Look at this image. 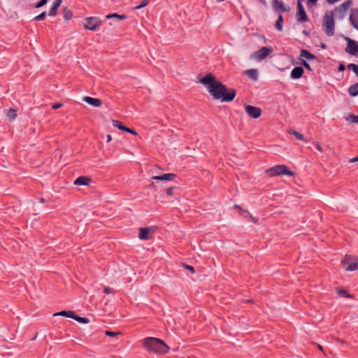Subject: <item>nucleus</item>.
<instances>
[{
    "instance_id": "obj_1",
    "label": "nucleus",
    "mask_w": 358,
    "mask_h": 358,
    "mask_svg": "<svg viewBox=\"0 0 358 358\" xmlns=\"http://www.w3.org/2000/svg\"><path fill=\"white\" fill-rule=\"evenodd\" d=\"M201 83L207 87L208 92L214 99L220 100L222 102H230L236 95L234 89L227 87L211 73H208L201 79Z\"/></svg>"
},
{
    "instance_id": "obj_2",
    "label": "nucleus",
    "mask_w": 358,
    "mask_h": 358,
    "mask_svg": "<svg viewBox=\"0 0 358 358\" xmlns=\"http://www.w3.org/2000/svg\"><path fill=\"white\" fill-rule=\"evenodd\" d=\"M143 347L149 352L164 355L169 352L170 348L162 339L155 337H147L143 340Z\"/></svg>"
},
{
    "instance_id": "obj_3",
    "label": "nucleus",
    "mask_w": 358,
    "mask_h": 358,
    "mask_svg": "<svg viewBox=\"0 0 358 358\" xmlns=\"http://www.w3.org/2000/svg\"><path fill=\"white\" fill-rule=\"evenodd\" d=\"M266 173L269 177L279 176L282 175H287L294 176V172L289 170L285 165H277L266 170Z\"/></svg>"
},
{
    "instance_id": "obj_4",
    "label": "nucleus",
    "mask_w": 358,
    "mask_h": 358,
    "mask_svg": "<svg viewBox=\"0 0 358 358\" xmlns=\"http://www.w3.org/2000/svg\"><path fill=\"white\" fill-rule=\"evenodd\" d=\"M341 265L346 271H356L358 269V257L352 255H345Z\"/></svg>"
},
{
    "instance_id": "obj_5",
    "label": "nucleus",
    "mask_w": 358,
    "mask_h": 358,
    "mask_svg": "<svg viewBox=\"0 0 358 358\" xmlns=\"http://www.w3.org/2000/svg\"><path fill=\"white\" fill-rule=\"evenodd\" d=\"M334 25L333 13H326L323 19V27L327 36H331L334 34Z\"/></svg>"
},
{
    "instance_id": "obj_6",
    "label": "nucleus",
    "mask_w": 358,
    "mask_h": 358,
    "mask_svg": "<svg viewBox=\"0 0 358 358\" xmlns=\"http://www.w3.org/2000/svg\"><path fill=\"white\" fill-rule=\"evenodd\" d=\"M57 315L71 317V318L74 319L75 320L78 321V322L83 323V324H87L90 322V320L88 318L80 317V316L77 315L75 313V312H73L72 310H67V311L63 310V311H60V312H58V313H56L54 314V316H57Z\"/></svg>"
},
{
    "instance_id": "obj_7",
    "label": "nucleus",
    "mask_w": 358,
    "mask_h": 358,
    "mask_svg": "<svg viewBox=\"0 0 358 358\" xmlns=\"http://www.w3.org/2000/svg\"><path fill=\"white\" fill-rule=\"evenodd\" d=\"M101 24V20L97 17H89L85 19L84 27L86 29L94 31Z\"/></svg>"
},
{
    "instance_id": "obj_8",
    "label": "nucleus",
    "mask_w": 358,
    "mask_h": 358,
    "mask_svg": "<svg viewBox=\"0 0 358 358\" xmlns=\"http://www.w3.org/2000/svg\"><path fill=\"white\" fill-rule=\"evenodd\" d=\"M272 52V49L268 47H262L259 50L255 51L252 57L258 60L261 61L267 57Z\"/></svg>"
},
{
    "instance_id": "obj_9",
    "label": "nucleus",
    "mask_w": 358,
    "mask_h": 358,
    "mask_svg": "<svg viewBox=\"0 0 358 358\" xmlns=\"http://www.w3.org/2000/svg\"><path fill=\"white\" fill-rule=\"evenodd\" d=\"M303 0H297V9L296 18L300 22H305L308 21V16L306 10L302 5Z\"/></svg>"
},
{
    "instance_id": "obj_10",
    "label": "nucleus",
    "mask_w": 358,
    "mask_h": 358,
    "mask_svg": "<svg viewBox=\"0 0 358 358\" xmlns=\"http://www.w3.org/2000/svg\"><path fill=\"white\" fill-rule=\"evenodd\" d=\"M244 107L247 114L252 118H258L262 115V109L260 108L247 104Z\"/></svg>"
},
{
    "instance_id": "obj_11",
    "label": "nucleus",
    "mask_w": 358,
    "mask_h": 358,
    "mask_svg": "<svg viewBox=\"0 0 358 358\" xmlns=\"http://www.w3.org/2000/svg\"><path fill=\"white\" fill-rule=\"evenodd\" d=\"M345 51L352 55H357L358 43L352 39H349L347 47L345 48Z\"/></svg>"
},
{
    "instance_id": "obj_12",
    "label": "nucleus",
    "mask_w": 358,
    "mask_h": 358,
    "mask_svg": "<svg viewBox=\"0 0 358 358\" xmlns=\"http://www.w3.org/2000/svg\"><path fill=\"white\" fill-rule=\"evenodd\" d=\"M112 123L114 127L118 128L120 130L131 133L134 135H137V132L135 130L124 126L122 123L119 120H113Z\"/></svg>"
},
{
    "instance_id": "obj_13",
    "label": "nucleus",
    "mask_w": 358,
    "mask_h": 358,
    "mask_svg": "<svg viewBox=\"0 0 358 358\" xmlns=\"http://www.w3.org/2000/svg\"><path fill=\"white\" fill-rule=\"evenodd\" d=\"M83 100L85 102H87V103H89L93 106H95V107H99L102 104V102L100 99H96V98H92L90 96H85L83 98Z\"/></svg>"
},
{
    "instance_id": "obj_14",
    "label": "nucleus",
    "mask_w": 358,
    "mask_h": 358,
    "mask_svg": "<svg viewBox=\"0 0 358 358\" xmlns=\"http://www.w3.org/2000/svg\"><path fill=\"white\" fill-rule=\"evenodd\" d=\"M176 178L173 173H165L162 176H152V179L155 180H172Z\"/></svg>"
},
{
    "instance_id": "obj_15",
    "label": "nucleus",
    "mask_w": 358,
    "mask_h": 358,
    "mask_svg": "<svg viewBox=\"0 0 358 358\" xmlns=\"http://www.w3.org/2000/svg\"><path fill=\"white\" fill-rule=\"evenodd\" d=\"M303 73V69L302 67L297 66L294 67L291 72V77L293 79L300 78Z\"/></svg>"
},
{
    "instance_id": "obj_16",
    "label": "nucleus",
    "mask_w": 358,
    "mask_h": 358,
    "mask_svg": "<svg viewBox=\"0 0 358 358\" xmlns=\"http://www.w3.org/2000/svg\"><path fill=\"white\" fill-rule=\"evenodd\" d=\"M138 237L141 240H149L150 238V229L140 228Z\"/></svg>"
},
{
    "instance_id": "obj_17",
    "label": "nucleus",
    "mask_w": 358,
    "mask_h": 358,
    "mask_svg": "<svg viewBox=\"0 0 358 358\" xmlns=\"http://www.w3.org/2000/svg\"><path fill=\"white\" fill-rule=\"evenodd\" d=\"M90 182V178L87 176H80L75 181L76 185H88Z\"/></svg>"
},
{
    "instance_id": "obj_18",
    "label": "nucleus",
    "mask_w": 358,
    "mask_h": 358,
    "mask_svg": "<svg viewBox=\"0 0 358 358\" xmlns=\"http://www.w3.org/2000/svg\"><path fill=\"white\" fill-rule=\"evenodd\" d=\"M62 2V0H55L54 1L53 6L50 8L49 11V15L50 16H55L57 14V9L60 6L61 3Z\"/></svg>"
},
{
    "instance_id": "obj_19",
    "label": "nucleus",
    "mask_w": 358,
    "mask_h": 358,
    "mask_svg": "<svg viewBox=\"0 0 358 358\" xmlns=\"http://www.w3.org/2000/svg\"><path fill=\"white\" fill-rule=\"evenodd\" d=\"M350 19L355 27L358 29V9L352 10Z\"/></svg>"
},
{
    "instance_id": "obj_20",
    "label": "nucleus",
    "mask_w": 358,
    "mask_h": 358,
    "mask_svg": "<svg viewBox=\"0 0 358 358\" xmlns=\"http://www.w3.org/2000/svg\"><path fill=\"white\" fill-rule=\"evenodd\" d=\"M273 6L275 10H280L283 12L287 11L282 1H280L278 0H273Z\"/></svg>"
},
{
    "instance_id": "obj_21",
    "label": "nucleus",
    "mask_w": 358,
    "mask_h": 358,
    "mask_svg": "<svg viewBox=\"0 0 358 358\" xmlns=\"http://www.w3.org/2000/svg\"><path fill=\"white\" fill-rule=\"evenodd\" d=\"M300 56L302 57H305L307 59L312 60L315 59V55L312 54L310 52H309L307 50L302 49L301 50Z\"/></svg>"
},
{
    "instance_id": "obj_22",
    "label": "nucleus",
    "mask_w": 358,
    "mask_h": 358,
    "mask_svg": "<svg viewBox=\"0 0 358 358\" xmlns=\"http://www.w3.org/2000/svg\"><path fill=\"white\" fill-rule=\"evenodd\" d=\"M245 74L247 75L253 80H257L258 78L257 71L256 69H248L245 71Z\"/></svg>"
},
{
    "instance_id": "obj_23",
    "label": "nucleus",
    "mask_w": 358,
    "mask_h": 358,
    "mask_svg": "<svg viewBox=\"0 0 358 358\" xmlns=\"http://www.w3.org/2000/svg\"><path fill=\"white\" fill-rule=\"evenodd\" d=\"M336 292L343 297L353 299V296L348 294V291L344 289L336 288Z\"/></svg>"
},
{
    "instance_id": "obj_24",
    "label": "nucleus",
    "mask_w": 358,
    "mask_h": 358,
    "mask_svg": "<svg viewBox=\"0 0 358 358\" xmlns=\"http://www.w3.org/2000/svg\"><path fill=\"white\" fill-rule=\"evenodd\" d=\"M349 94L351 95V96H357L358 95V83L350 86L349 87Z\"/></svg>"
},
{
    "instance_id": "obj_25",
    "label": "nucleus",
    "mask_w": 358,
    "mask_h": 358,
    "mask_svg": "<svg viewBox=\"0 0 358 358\" xmlns=\"http://www.w3.org/2000/svg\"><path fill=\"white\" fill-rule=\"evenodd\" d=\"M283 18L282 15H280L276 21L275 27L278 30L280 31L282 29Z\"/></svg>"
},
{
    "instance_id": "obj_26",
    "label": "nucleus",
    "mask_w": 358,
    "mask_h": 358,
    "mask_svg": "<svg viewBox=\"0 0 358 358\" xmlns=\"http://www.w3.org/2000/svg\"><path fill=\"white\" fill-rule=\"evenodd\" d=\"M7 116L10 120H15L17 117V112L13 108H10L7 113Z\"/></svg>"
},
{
    "instance_id": "obj_27",
    "label": "nucleus",
    "mask_w": 358,
    "mask_h": 358,
    "mask_svg": "<svg viewBox=\"0 0 358 358\" xmlns=\"http://www.w3.org/2000/svg\"><path fill=\"white\" fill-rule=\"evenodd\" d=\"M113 17H117L120 20H124L126 19L127 16L125 15H119L117 13H112L109 14L106 16V18L110 19Z\"/></svg>"
},
{
    "instance_id": "obj_28",
    "label": "nucleus",
    "mask_w": 358,
    "mask_h": 358,
    "mask_svg": "<svg viewBox=\"0 0 358 358\" xmlns=\"http://www.w3.org/2000/svg\"><path fill=\"white\" fill-rule=\"evenodd\" d=\"M73 16L72 12L67 8H64V17L70 20Z\"/></svg>"
},
{
    "instance_id": "obj_29",
    "label": "nucleus",
    "mask_w": 358,
    "mask_h": 358,
    "mask_svg": "<svg viewBox=\"0 0 358 358\" xmlns=\"http://www.w3.org/2000/svg\"><path fill=\"white\" fill-rule=\"evenodd\" d=\"M351 5H352V1H348L343 3L340 6V8L342 10H347L350 7Z\"/></svg>"
},
{
    "instance_id": "obj_30",
    "label": "nucleus",
    "mask_w": 358,
    "mask_h": 358,
    "mask_svg": "<svg viewBox=\"0 0 358 358\" xmlns=\"http://www.w3.org/2000/svg\"><path fill=\"white\" fill-rule=\"evenodd\" d=\"M348 69L349 70L353 71L355 73V74L358 76V65L355 64H349L348 65Z\"/></svg>"
},
{
    "instance_id": "obj_31",
    "label": "nucleus",
    "mask_w": 358,
    "mask_h": 358,
    "mask_svg": "<svg viewBox=\"0 0 358 358\" xmlns=\"http://www.w3.org/2000/svg\"><path fill=\"white\" fill-rule=\"evenodd\" d=\"M150 0H142L140 5L135 7V9H140L141 8H143L146 6L149 3Z\"/></svg>"
},
{
    "instance_id": "obj_32",
    "label": "nucleus",
    "mask_w": 358,
    "mask_h": 358,
    "mask_svg": "<svg viewBox=\"0 0 358 358\" xmlns=\"http://www.w3.org/2000/svg\"><path fill=\"white\" fill-rule=\"evenodd\" d=\"M290 133L292 134L297 139L301 140V141L304 140L303 135L300 134L299 132H298L296 131H293L292 132H290Z\"/></svg>"
},
{
    "instance_id": "obj_33",
    "label": "nucleus",
    "mask_w": 358,
    "mask_h": 358,
    "mask_svg": "<svg viewBox=\"0 0 358 358\" xmlns=\"http://www.w3.org/2000/svg\"><path fill=\"white\" fill-rule=\"evenodd\" d=\"M45 16H46V13L43 12L41 14H39L38 15L34 17V20H36V21L43 20L45 19Z\"/></svg>"
},
{
    "instance_id": "obj_34",
    "label": "nucleus",
    "mask_w": 358,
    "mask_h": 358,
    "mask_svg": "<svg viewBox=\"0 0 358 358\" xmlns=\"http://www.w3.org/2000/svg\"><path fill=\"white\" fill-rule=\"evenodd\" d=\"M120 334H121V332H120V331H117V332H113V331H106V335L108 336H116Z\"/></svg>"
},
{
    "instance_id": "obj_35",
    "label": "nucleus",
    "mask_w": 358,
    "mask_h": 358,
    "mask_svg": "<svg viewBox=\"0 0 358 358\" xmlns=\"http://www.w3.org/2000/svg\"><path fill=\"white\" fill-rule=\"evenodd\" d=\"M348 120H350L352 122L356 123L358 122V116L355 115H350L349 116Z\"/></svg>"
},
{
    "instance_id": "obj_36",
    "label": "nucleus",
    "mask_w": 358,
    "mask_h": 358,
    "mask_svg": "<svg viewBox=\"0 0 358 358\" xmlns=\"http://www.w3.org/2000/svg\"><path fill=\"white\" fill-rule=\"evenodd\" d=\"M48 0H41L37 4H36L35 8H38L47 3Z\"/></svg>"
},
{
    "instance_id": "obj_37",
    "label": "nucleus",
    "mask_w": 358,
    "mask_h": 358,
    "mask_svg": "<svg viewBox=\"0 0 358 358\" xmlns=\"http://www.w3.org/2000/svg\"><path fill=\"white\" fill-rule=\"evenodd\" d=\"M103 292H104L105 294H107L115 292L113 291V289L110 288L109 287H104Z\"/></svg>"
},
{
    "instance_id": "obj_38",
    "label": "nucleus",
    "mask_w": 358,
    "mask_h": 358,
    "mask_svg": "<svg viewBox=\"0 0 358 358\" xmlns=\"http://www.w3.org/2000/svg\"><path fill=\"white\" fill-rule=\"evenodd\" d=\"M317 0H308V3L307 4L308 8H310L313 6H315L317 3Z\"/></svg>"
},
{
    "instance_id": "obj_39",
    "label": "nucleus",
    "mask_w": 358,
    "mask_h": 358,
    "mask_svg": "<svg viewBox=\"0 0 358 358\" xmlns=\"http://www.w3.org/2000/svg\"><path fill=\"white\" fill-rule=\"evenodd\" d=\"M62 106V103H56L52 105V108L55 110L58 109Z\"/></svg>"
},
{
    "instance_id": "obj_40",
    "label": "nucleus",
    "mask_w": 358,
    "mask_h": 358,
    "mask_svg": "<svg viewBox=\"0 0 358 358\" xmlns=\"http://www.w3.org/2000/svg\"><path fill=\"white\" fill-rule=\"evenodd\" d=\"M166 194L169 196H172L173 194V187H169L166 189Z\"/></svg>"
},
{
    "instance_id": "obj_41",
    "label": "nucleus",
    "mask_w": 358,
    "mask_h": 358,
    "mask_svg": "<svg viewBox=\"0 0 358 358\" xmlns=\"http://www.w3.org/2000/svg\"><path fill=\"white\" fill-rule=\"evenodd\" d=\"M301 64L307 69L308 70H310V65L305 61V60H303L302 62H301Z\"/></svg>"
},
{
    "instance_id": "obj_42",
    "label": "nucleus",
    "mask_w": 358,
    "mask_h": 358,
    "mask_svg": "<svg viewBox=\"0 0 358 358\" xmlns=\"http://www.w3.org/2000/svg\"><path fill=\"white\" fill-rule=\"evenodd\" d=\"M345 69V66L343 64H340L338 66V71H343Z\"/></svg>"
},
{
    "instance_id": "obj_43",
    "label": "nucleus",
    "mask_w": 358,
    "mask_h": 358,
    "mask_svg": "<svg viewBox=\"0 0 358 358\" xmlns=\"http://www.w3.org/2000/svg\"><path fill=\"white\" fill-rule=\"evenodd\" d=\"M185 268H186L187 270L190 271L192 273H194V267H193V266H189V265H185Z\"/></svg>"
},
{
    "instance_id": "obj_44",
    "label": "nucleus",
    "mask_w": 358,
    "mask_h": 358,
    "mask_svg": "<svg viewBox=\"0 0 358 358\" xmlns=\"http://www.w3.org/2000/svg\"><path fill=\"white\" fill-rule=\"evenodd\" d=\"M313 343L315 344V343ZM315 345H316V346H317V348H318L319 350H320L322 352H324V348H323V347L321 345L317 344V343H315Z\"/></svg>"
},
{
    "instance_id": "obj_45",
    "label": "nucleus",
    "mask_w": 358,
    "mask_h": 358,
    "mask_svg": "<svg viewBox=\"0 0 358 358\" xmlns=\"http://www.w3.org/2000/svg\"><path fill=\"white\" fill-rule=\"evenodd\" d=\"M246 213H248L249 215H250V217L252 221H253L254 222L257 223V220L255 217H253L250 213L248 211H245Z\"/></svg>"
},
{
    "instance_id": "obj_46",
    "label": "nucleus",
    "mask_w": 358,
    "mask_h": 358,
    "mask_svg": "<svg viewBox=\"0 0 358 358\" xmlns=\"http://www.w3.org/2000/svg\"><path fill=\"white\" fill-rule=\"evenodd\" d=\"M315 147H316L317 150H319L320 152L322 151V148L321 145L318 143L315 145Z\"/></svg>"
},
{
    "instance_id": "obj_47",
    "label": "nucleus",
    "mask_w": 358,
    "mask_h": 358,
    "mask_svg": "<svg viewBox=\"0 0 358 358\" xmlns=\"http://www.w3.org/2000/svg\"><path fill=\"white\" fill-rule=\"evenodd\" d=\"M350 162H358V156L355 157V158H352L350 159Z\"/></svg>"
},
{
    "instance_id": "obj_48",
    "label": "nucleus",
    "mask_w": 358,
    "mask_h": 358,
    "mask_svg": "<svg viewBox=\"0 0 358 358\" xmlns=\"http://www.w3.org/2000/svg\"><path fill=\"white\" fill-rule=\"evenodd\" d=\"M235 208H236V209H238V210H242L241 207L240 206H238V205H236V206H235Z\"/></svg>"
},
{
    "instance_id": "obj_49",
    "label": "nucleus",
    "mask_w": 358,
    "mask_h": 358,
    "mask_svg": "<svg viewBox=\"0 0 358 358\" xmlns=\"http://www.w3.org/2000/svg\"><path fill=\"white\" fill-rule=\"evenodd\" d=\"M110 140H111V136L110 135H108L107 141L109 142Z\"/></svg>"
},
{
    "instance_id": "obj_50",
    "label": "nucleus",
    "mask_w": 358,
    "mask_h": 358,
    "mask_svg": "<svg viewBox=\"0 0 358 358\" xmlns=\"http://www.w3.org/2000/svg\"><path fill=\"white\" fill-rule=\"evenodd\" d=\"M41 203L44 202V199H41Z\"/></svg>"
},
{
    "instance_id": "obj_51",
    "label": "nucleus",
    "mask_w": 358,
    "mask_h": 358,
    "mask_svg": "<svg viewBox=\"0 0 358 358\" xmlns=\"http://www.w3.org/2000/svg\"><path fill=\"white\" fill-rule=\"evenodd\" d=\"M217 1H219V2H222V1H223L224 0H217Z\"/></svg>"
}]
</instances>
